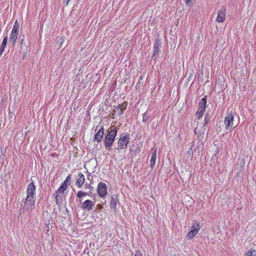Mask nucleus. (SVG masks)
Masks as SVG:
<instances>
[{
	"instance_id": "obj_1",
	"label": "nucleus",
	"mask_w": 256,
	"mask_h": 256,
	"mask_svg": "<svg viewBox=\"0 0 256 256\" xmlns=\"http://www.w3.org/2000/svg\"><path fill=\"white\" fill-rule=\"evenodd\" d=\"M36 186L34 182L28 185L26 190V198L24 202L23 210H27L30 212L33 210L35 202L34 194L36 192Z\"/></svg>"
},
{
	"instance_id": "obj_2",
	"label": "nucleus",
	"mask_w": 256,
	"mask_h": 256,
	"mask_svg": "<svg viewBox=\"0 0 256 256\" xmlns=\"http://www.w3.org/2000/svg\"><path fill=\"white\" fill-rule=\"evenodd\" d=\"M118 128L116 126H110L106 130L104 141V144L106 149L109 150L112 149L113 143L118 134Z\"/></svg>"
},
{
	"instance_id": "obj_3",
	"label": "nucleus",
	"mask_w": 256,
	"mask_h": 256,
	"mask_svg": "<svg viewBox=\"0 0 256 256\" xmlns=\"http://www.w3.org/2000/svg\"><path fill=\"white\" fill-rule=\"evenodd\" d=\"M130 141V136L129 134H120L118 140V146H114V150H120L122 149H126L128 144Z\"/></svg>"
},
{
	"instance_id": "obj_4",
	"label": "nucleus",
	"mask_w": 256,
	"mask_h": 256,
	"mask_svg": "<svg viewBox=\"0 0 256 256\" xmlns=\"http://www.w3.org/2000/svg\"><path fill=\"white\" fill-rule=\"evenodd\" d=\"M200 228V223L196 220H193L191 230L187 234L186 238L188 240L192 238L198 233Z\"/></svg>"
},
{
	"instance_id": "obj_5",
	"label": "nucleus",
	"mask_w": 256,
	"mask_h": 256,
	"mask_svg": "<svg viewBox=\"0 0 256 256\" xmlns=\"http://www.w3.org/2000/svg\"><path fill=\"white\" fill-rule=\"evenodd\" d=\"M224 124L226 130H228L232 128L234 126V116L232 112L227 114L224 118Z\"/></svg>"
},
{
	"instance_id": "obj_6",
	"label": "nucleus",
	"mask_w": 256,
	"mask_h": 256,
	"mask_svg": "<svg viewBox=\"0 0 256 256\" xmlns=\"http://www.w3.org/2000/svg\"><path fill=\"white\" fill-rule=\"evenodd\" d=\"M97 192L100 197H106L108 193L106 184L102 182H99L98 184Z\"/></svg>"
},
{
	"instance_id": "obj_7",
	"label": "nucleus",
	"mask_w": 256,
	"mask_h": 256,
	"mask_svg": "<svg viewBox=\"0 0 256 256\" xmlns=\"http://www.w3.org/2000/svg\"><path fill=\"white\" fill-rule=\"evenodd\" d=\"M78 201L81 203L80 207L82 209L86 210L87 211H90L92 210L95 204L94 202L90 200H86L82 202V200H79Z\"/></svg>"
},
{
	"instance_id": "obj_8",
	"label": "nucleus",
	"mask_w": 256,
	"mask_h": 256,
	"mask_svg": "<svg viewBox=\"0 0 256 256\" xmlns=\"http://www.w3.org/2000/svg\"><path fill=\"white\" fill-rule=\"evenodd\" d=\"M72 180V175L69 174L66 178L65 180L61 184L60 186L59 187L58 191L60 192H63L64 190H66L70 185V182Z\"/></svg>"
},
{
	"instance_id": "obj_9",
	"label": "nucleus",
	"mask_w": 256,
	"mask_h": 256,
	"mask_svg": "<svg viewBox=\"0 0 256 256\" xmlns=\"http://www.w3.org/2000/svg\"><path fill=\"white\" fill-rule=\"evenodd\" d=\"M120 204L119 200L116 195L112 196L110 200V207L114 212L117 211L116 206Z\"/></svg>"
},
{
	"instance_id": "obj_10",
	"label": "nucleus",
	"mask_w": 256,
	"mask_h": 256,
	"mask_svg": "<svg viewBox=\"0 0 256 256\" xmlns=\"http://www.w3.org/2000/svg\"><path fill=\"white\" fill-rule=\"evenodd\" d=\"M225 12L226 8L224 7H222L218 11L216 22H224L226 18Z\"/></svg>"
},
{
	"instance_id": "obj_11",
	"label": "nucleus",
	"mask_w": 256,
	"mask_h": 256,
	"mask_svg": "<svg viewBox=\"0 0 256 256\" xmlns=\"http://www.w3.org/2000/svg\"><path fill=\"white\" fill-rule=\"evenodd\" d=\"M104 129L103 126H102L98 130L94 136V140L98 142H100L102 138L104 135Z\"/></svg>"
},
{
	"instance_id": "obj_12",
	"label": "nucleus",
	"mask_w": 256,
	"mask_h": 256,
	"mask_svg": "<svg viewBox=\"0 0 256 256\" xmlns=\"http://www.w3.org/2000/svg\"><path fill=\"white\" fill-rule=\"evenodd\" d=\"M84 182L85 178L84 175L82 173L79 174L76 176V185L79 188H81L82 185L84 184Z\"/></svg>"
},
{
	"instance_id": "obj_13",
	"label": "nucleus",
	"mask_w": 256,
	"mask_h": 256,
	"mask_svg": "<svg viewBox=\"0 0 256 256\" xmlns=\"http://www.w3.org/2000/svg\"><path fill=\"white\" fill-rule=\"evenodd\" d=\"M128 104V102L126 101H125L122 104H119L116 108H116L120 110L118 114L120 116H122L124 114V111L126 108Z\"/></svg>"
},
{
	"instance_id": "obj_14",
	"label": "nucleus",
	"mask_w": 256,
	"mask_h": 256,
	"mask_svg": "<svg viewBox=\"0 0 256 256\" xmlns=\"http://www.w3.org/2000/svg\"><path fill=\"white\" fill-rule=\"evenodd\" d=\"M206 105V96L202 98L198 104V110L205 111Z\"/></svg>"
},
{
	"instance_id": "obj_15",
	"label": "nucleus",
	"mask_w": 256,
	"mask_h": 256,
	"mask_svg": "<svg viewBox=\"0 0 256 256\" xmlns=\"http://www.w3.org/2000/svg\"><path fill=\"white\" fill-rule=\"evenodd\" d=\"M7 40H8L7 36H4V38L3 41L2 42V44L1 46H0V56L3 54L4 47H5L6 45L7 44Z\"/></svg>"
},
{
	"instance_id": "obj_16",
	"label": "nucleus",
	"mask_w": 256,
	"mask_h": 256,
	"mask_svg": "<svg viewBox=\"0 0 256 256\" xmlns=\"http://www.w3.org/2000/svg\"><path fill=\"white\" fill-rule=\"evenodd\" d=\"M156 158V150H154L152 154L151 159L150 160V166L152 168L155 164Z\"/></svg>"
},
{
	"instance_id": "obj_17",
	"label": "nucleus",
	"mask_w": 256,
	"mask_h": 256,
	"mask_svg": "<svg viewBox=\"0 0 256 256\" xmlns=\"http://www.w3.org/2000/svg\"><path fill=\"white\" fill-rule=\"evenodd\" d=\"M60 192L56 190L54 194L56 199V204L58 206L60 205L61 196H60Z\"/></svg>"
},
{
	"instance_id": "obj_18",
	"label": "nucleus",
	"mask_w": 256,
	"mask_h": 256,
	"mask_svg": "<svg viewBox=\"0 0 256 256\" xmlns=\"http://www.w3.org/2000/svg\"><path fill=\"white\" fill-rule=\"evenodd\" d=\"M160 51V48L159 47L156 46H154V54L152 56V59H156L157 56L158 55V52Z\"/></svg>"
},
{
	"instance_id": "obj_19",
	"label": "nucleus",
	"mask_w": 256,
	"mask_h": 256,
	"mask_svg": "<svg viewBox=\"0 0 256 256\" xmlns=\"http://www.w3.org/2000/svg\"><path fill=\"white\" fill-rule=\"evenodd\" d=\"M18 33H11L10 35V41L14 44L18 38Z\"/></svg>"
},
{
	"instance_id": "obj_20",
	"label": "nucleus",
	"mask_w": 256,
	"mask_h": 256,
	"mask_svg": "<svg viewBox=\"0 0 256 256\" xmlns=\"http://www.w3.org/2000/svg\"><path fill=\"white\" fill-rule=\"evenodd\" d=\"M210 121V118L208 116V114H207L205 116V118H204V126H203L204 130L202 132V134L204 133V130H206L205 129V126L208 124Z\"/></svg>"
},
{
	"instance_id": "obj_21",
	"label": "nucleus",
	"mask_w": 256,
	"mask_h": 256,
	"mask_svg": "<svg viewBox=\"0 0 256 256\" xmlns=\"http://www.w3.org/2000/svg\"><path fill=\"white\" fill-rule=\"evenodd\" d=\"M86 196H90V194L87 192H82V190L78 192L77 194V197L79 198L80 200H81L80 198H82Z\"/></svg>"
},
{
	"instance_id": "obj_22",
	"label": "nucleus",
	"mask_w": 256,
	"mask_h": 256,
	"mask_svg": "<svg viewBox=\"0 0 256 256\" xmlns=\"http://www.w3.org/2000/svg\"><path fill=\"white\" fill-rule=\"evenodd\" d=\"M19 25L17 20H16L14 24L12 30L11 32H18Z\"/></svg>"
},
{
	"instance_id": "obj_23",
	"label": "nucleus",
	"mask_w": 256,
	"mask_h": 256,
	"mask_svg": "<svg viewBox=\"0 0 256 256\" xmlns=\"http://www.w3.org/2000/svg\"><path fill=\"white\" fill-rule=\"evenodd\" d=\"M204 111L198 110L197 112H196V116H197L198 119H200L202 118L204 115Z\"/></svg>"
},
{
	"instance_id": "obj_24",
	"label": "nucleus",
	"mask_w": 256,
	"mask_h": 256,
	"mask_svg": "<svg viewBox=\"0 0 256 256\" xmlns=\"http://www.w3.org/2000/svg\"><path fill=\"white\" fill-rule=\"evenodd\" d=\"M150 117V114L148 112H146L143 114V117H142V122H146L148 120L149 118Z\"/></svg>"
},
{
	"instance_id": "obj_25",
	"label": "nucleus",
	"mask_w": 256,
	"mask_h": 256,
	"mask_svg": "<svg viewBox=\"0 0 256 256\" xmlns=\"http://www.w3.org/2000/svg\"><path fill=\"white\" fill-rule=\"evenodd\" d=\"M246 256H256V250L250 249L247 252Z\"/></svg>"
},
{
	"instance_id": "obj_26",
	"label": "nucleus",
	"mask_w": 256,
	"mask_h": 256,
	"mask_svg": "<svg viewBox=\"0 0 256 256\" xmlns=\"http://www.w3.org/2000/svg\"><path fill=\"white\" fill-rule=\"evenodd\" d=\"M188 149L187 151V154L188 155V156H190L191 157L192 156L193 152H192V149L193 147V144H189Z\"/></svg>"
},
{
	"instance_id": "obj_27",
	"label": "nucleus",
	"mask_w": 256,
	"mask_h": 256,
	"mask_svg": "<svg viewBox=\"0 0 256 256\" xmlns=\"http://www.w3.org/2000/svg\"><path fill=\"white\" fill-rule=\"evenodd\" d=\"M160 41L158 40V39L157 38H156V41H155V44H154V46H158V47H160Z\"/></svg>"
},
{
	"instance_id": "obj_28",
	"label": "nucleus",
	"mask_w": 256,
	"mask_h": 256,
	"mask_svg": "<svg viewBox=\"0 0 256 256\" xmlns=\"http://www.w3.org/2000/svg\"><path fill=\"white\" fill-rule=\"evenodd\" d=\"M134 256H143V255L140 250H136Z\"/></svg>"
},
{
	"instance_id": "obj_29",
	"label": "nucleus",
	"mask_w": 256,
	"mask_h": 256,
	"mask_svg": "<svg viewBox=\"0 0 256 256\" xmlns=\"http://www.w3.org/2000/svg\"><path fill=\"white\" fill-rule=\"evenodd\" d=\"M85 186H86V188H88L90 190H92L94 188V187L91 186L90 184H88L87 182H86L85 184Z\"/></svg>"
},
{
	"instance_id": "obj_30",
	"label": "nucleus",
	"mask_w": 256,
	"mask_h": 256,
	"mask_svg": "<svg viewBox=\"0 0 256 256\" xmlns=\"http://www.w3.org/2000/svg\"><path fill=\"white\" fill-rule=\"evenodd\" d=\"M186 5L189 6L192 3V0H185Z\"/></svg>"
},
{
	"instance_id": "obj_31",
	"label": "nucleus",
	"mask_w": 256,
	"mask_h": 256,
	"mask_svg": "<svg viewBox=\"0 0 256 256\" xmlns=\"http://www.w3.org/2000/svg\"><path fill=\"white\" fill-rule=\"evenodd\" d=\"M96 210H100L102 208V205H101L100 204H98L96 206Z\"/></svg>"
},
{
	"instance_id": "obj_32",
	"label": "nucleus",
	"mask_w": 256,
	"mask_h": 256,
	"mask_svg": "<svg viewBox=\"0 0 256 256\" xmlns=\"http://www.w3.org/2000/svg\"><path fill=\"white\" fill-rule=\"evenodd\" d=\"M92 178H93V176H91L90 174L88 177V179L90 180H92Z\"/></svg>"
},
{
	"instance_id": "obj_33",
	"label": "nucleus",
	"mask_w": 256,
	"mask_h": 256,
	"mask_svg": "<svg viewBox=\"0 0 256 256\" xmlns=\"http://www.w3.org/2000/svg\"><path fill=\"white\" fill-rule=\"evenodd\" d=\"M70 0H64V2H66V4H68V2L70 1Z\"/></svg>"
},
{
	"instance_id": "obj_34",
	"label": "nucleus",
	"mask_w": 256,
	"mask_h": 256,
	"mask_svg": "<svg viewBox=\"0 0 256 256\" xmlns=\"http://www.w3.org/2000/svg\"><path fill=\"white\" fill-rule=\"evenodd\" d=\"M2 151L1 150H0V156H2Z\"/></svg>"
},
{
	"instance_id": "obj_35",
	"label": "nucleus",
	"mask_w": 256,
	"mask_h": 256,
	"mask_svg": "<svg viewBox=\"0 0 256 256\" xmlns=\"http://www.w3.org/2000/svg\"><path fill=\"white\" fill-rule=\"evenodd\" d=\"M196 129L194 130V132H195V133H196Z\"/></svg>"
}]
</instances>
